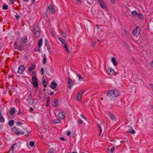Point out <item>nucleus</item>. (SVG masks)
I'll return each instance as SVG.
<instances>
[{
	"mask_svg": "<svg viewBox=\"0 0 153 153\" xmlns=\"http://www.w3.org/2000/svg\"><path fill=\"white\" fill-rule=\"evenodd\" d=\"M46 71L47 75L48 76H50L51 75L48 72V71L47 70H46Z\"/></svg>",
	"mask_w": 153,
	"mask_h": 153,
	"instance_id": "obj_58",
	"label": "nucleus"
},
{
	"mask_svg": "<svg viewBox=\"0 0 153 153\" xmlns=\"http://www.w3.org/2000/svg\"><path fill=\"white\" fill-rule=\"evenodd\" d=\"M27 99L28 103L30 105H33L35 102L34 100L33 99L28 100V98H27Z\"/></svg>",
	"mask_w": 153,
	"mask_h": 153,
	"instance_id": "obj_16",
	"label": "nucleus"
},
{
	"mask_svg": "<svg viewBox=\"0 0 153 153\" xmlns=\"http://www.w3.org/2000/svg\"><path fill=\"white\" fill-rule=\"evenodd\" d=\"M113 97H117L120 95V92L116 90H113Z\"/></svg>",
	"mask_w": 153,
	"mask_h": 153,
	"instance_id": "obj_12",
	"label": "nucleus"
},
{
	"mask_svg": "<svg viewBox=\"0 0 153 153\" xmlns=\"http://www.w3.org/2000/svg\"><path fill=\"white\" fill-rule=\"evenodd\" d=\"M33 97V95L31 93L28 96V98H28V100L31 99Z\"/></svg>",
	"mask_w": 153,
	"mask_h": 153,
	"instance_id": "obj_33",
	"label": "nucleus"
},
{
	"mask_svg": "<svg viewBox=\"0 0 153 153\" xmlns=\"http://www.w3.org/2000/svg\"><path fill=\"white\" fill-rule=\"evenodd\" d=\"M85 90L84 89L81 90L79 91V93H80L82 95V94L85 92Z\"/></svg>",
	"mask_w": 153,
	"mask_h": 153,
	"instance_id": "obj_40",
	"label": "nucleus"
},
{
	"mask_svg": "<svg viewBox=\"0 0 153 153\" xmlns=\"http://www.w3.org/2000/svg\"><path fill=\"white\" fill-rule=\"evenodd\" d=\"M48 9L50 13H53L55 12V9L54 6L51 4L48 7Z\"/></svg>",
	"mask_w": 153,
	"mask_h": 153,
	"instance_id": "obj_6",
	"label": "nucleus"
},
{
	"mask_svg": "<svg viewBox=\"0 0 153 153\" xmlns=\"http://www.w3.org/2000/svg\"><path fill=\"white\" fill-rule=\"evenodd\" d=\"M14 120H10L8 122V124L9 126H12L14 124Z\"/></svg>",
	"mask_w": 153,
	"mask_h": 153,
	"instance_id": "obj_27",
	"label": "nucleus"
},
{
	"mask_svg": "<svg viewBox=\"0 0 153 153\" xmlns=\"http://www.w3.org/2000/svg\"><path fill=\"white\" fill-rule=\"evenodd\" d=\"M128 129L127 133H130L132 134L135 133V131L134 130L132 129L129 126L128 127Z\"/></svg>",
	"mask_w": 153,
	"mask_h": 153,
	"instance_id": "obj_15",
	"label": "nucleus"
},
{
	"mask_svg": "<svg viewBox=\"0 0 153 153\" xmlns=\"http://www.w3.org/2000/svg\"><path fill=\"white\" fill-rule=\"evenodd\" d=\"M34 142L33 141H31L30 142V145L31 146H33L34 145Z\"/></svg>",
	"mask_w": 153,
	"mask_h": 153,
	"instance_id": "obj_39",
	"label": "nucleus"
},
{
	"mask_svg": "<svg viewBox=\"0 0 153 153\" xmlns=\"http://www.w3.org/2000/svg\"><path fill=\"white\" fill-rule=\"evenodd\" d=\"M82 95L80 93H78L76 96V98L78 100H81Z\"/></svg>",
	"mask_w": 153,
	"mask_h": 153,
	"instance_id": "obj_25",
	"label": "nucleus"
},
{
	"mask_svg": "<svg viewBox=\"0 0 153 153\" xmlns=\"http://www.w3.org/2000/svg\"><path fill=\"white\" fill-rule=\"evenodd\" d=\"M32 76L33 75H35V76H36V73L34 71H33V72H32Z\"/></svg>",
	"mask_w": 153,
	"mask_h": 153,
	"instance_id": "obj_51",
	"label": "nucleus"
},
{
	"mask_svg": "<svg viewBox=\"0 0 153 153\" xmlns=\"http://www.w3.org/2000/svg\"><path fill=\"white\" fill-rule=\"evenodd\" d=\"M12 129L13 132L17 135H22L25 134L24 132L23 131H19L18 128L16 127H13Z\"/></svg>",
	"mask_w": 153,
	"mask_h": 153,
	"instance_id": "obj_3",
	"label": "nucleus"
},
{
	"mask_svg": "<svg viewBox=\"0 0 153 153\" xmlns=\"http://www.w3.org/2000/svg\"><path fill=\"white\" fill-rule=\"evenodd\" d=\"M15 109L14 108H11L10 112V114L11 115H13L15 112Z\"/></svg>",
	"mask_w": 153,
	"mask_h": 153,
	"instance_id": "obj_23",
	"label": "nucleus"
},
{
	"mask_svg": "<svg viewBox=\"0 0 153 153\" xmlns=\"http://www.w3.org/2000/svg\"><path fill=\"white\" fill-rule=\"evenodd\" d=\"M32 82L34 86L36 88H38V84L37 80L32 81Z\"/></svg>",
	"mask_w": 153,
	"mask_h": 153,
	"instance_id": "obj_20",
	"label": "nucleus"
},
{
	"mask_svg": "<svg viewBox=\"0 0 153 153\" xmlns=\"http://www.w3.org/2000/svg\"><path fill=\"white\" fill-rule=\"evenodd\" d=\"M140 29L139 26H137L134 29L132 34L134 36L137 37L140 34Z\"/></svg>",
	"mask_w": 153,
	"mask_h": 153,
	"instance_id": "obj_1",
	"label": "nucleus"
},
{
	"mask_svg": "<svg viewBox=\"0 0 153 153\" xmlns=\"http://www.w3.org/2000/svg\"><path fill=\"white\" fill-rule=\"evenodd\" d=\"M22 112L20 110H19V112L17 114H18L20 115L21 114H22Z\"/></svg>",
	"mask_w": 153,
	"mask_h": 153,
	"instance_id": "obj_54",
	"label": "nucleus"
},
{
	"mask_svg": "<svg viewBox=\"0 0 153 153\" xmlns=\"http://www.w3.org/2000/svg\"><path fill=\"white\" fill-rule=\"evenodd\" d=\"M26 133H27V134H26V136L27 137H28L30 135L29 134H30V133L28 131H26Z\"/></svg>",
	"mask_w": 153,
	"mask_h": 153,
	"instance_id": "obj_41",
	"label": "nucleus"
},
{
	"mask_svg": "<svg viewBox=\"0 0 153 153\" xmlns=\"http://www.w3.org/2000/svg\"><path fill=\"white\" fill-rule=\"evenodd\" d=\"M50 95L52 96L53 95L54 92L53 91L51 92L50 93Z\"/></svg>",
	"mask_w": 153,
	"mask_h": 153,
	"instance_id": "obj_60",
	"label": "nucleus"
},
{
	"mask_svg": "<svg viewBox=\"0 0 153 153\" xmlns=\"http://www.w3.org/2000/svg\"><path fill=\"white\" fill-rule=\"evenodd\" d=\"M124 43H125V45L126 46V48L128 49L129 50L130 49V48L129 46V45L128 44V43H127L126 42L124 41Z\"/></svg>",
	"mask_w": 153,
	"mask_h": 153,
	"instance_id": "obj_30",
	"label": "nucleus"
},
{
	"mask_svg": "<svg viewBox=\"0 0 153 153\" xmlns=\"http://www.w3.org/2000/svg\"><path fill=\"white\" fill-rule=\"evenodd\" d=\"M79 123H80L81 124H82V123H83V121L81 120L80 119L79 120Z\"/></svg>",
	"mask_w": 153,
	"mask_h": 153,
	"instance_id": "obj_56",
	"label": "nucleus"
},
{
	"mask_svg": "<svg viewBox=\"0 0 153 153\" xmlns=\"http://www.w3.org/2000/svg\"><path fill=\"white\" fill-rule=\"evenodd\" d=\"M68 87L69 88L71 89L72 87V86L74 85V84L72 79L70 77H68Z\"/></svg>",
	"mask_w": 153,
	"mask_h": 153,
	"instance_id": "obj_5",
	"label": "nucleus"
},
{
	"mask_svg": "<svg viewBox=\"0 0 153 153\" xmlns=\"http://www.w3.org/2000/svg\"><path fill=\"white\" fill-rule=\"evenodd\" d=\"M95 27L97 29H98L100 28V26L99 25H96Z\"/></svg>",
	"mask_w": 153,
	"mask_h": 153,
	"instance_id": "obj_55",
	"label": "nucleus"
},
{
	"mask_svg": "<svg viewBox=\"0 0 153 153\" xmlns=\"http://www.w3.org/2000/svg\"><path fill=\"white\" fill-rule=\"evenodd\" d=\"M98 1L102 8L103 9L106 8L105 3L103 0H98Z\"/></svg>",
	"mask_w": 153,
	"mask_h": 153,
	"instance_id": "obj_7",
	"label": "nucleus"
},
{
	"mask_svg": "<svg viewBox=\"0 0 153 153\" xmlns=\"http://www.w3.org/2000/svg\"><path fill=\"white\" fill-rule=\"evenodd\" d=\"M15 16L17 19H19V18H20V16L19 15H15Z\"/></svg>",
	"mask_w": 153,
	"mask_h": 153,
	"instance_id": "obj_49",
	"label": "nucleus"
},
{
	"mask_svg": "<svg viewBox=\"0 0 153 153\" xmlns=\"http://www.w3.org/2000/svg\"><path fill=\"white\" fill-rule=\"evenodd\" d=\"M71 134V132L70 131H68L67 132V135H68V136H69V135H70Z\"/></svg>",
	"mask_w": 153,
	"mask_h": 153,
	"instance_id": "obj_57",
	"label": "nucleus"
},
{
	"mask_svg": "<svg viewBox=\"0 0 153 153\" xmlns=\"http://www.w3.org/2000/svg\"><path fill=\"white\" fill-rule=\"evenodd\" d=\"M44 69L43 68H41V74L42 75H43L44 74Z\"/></svg>",
	"mask_w": 153,
	"mask_h": 153,
	"instance_id": "obj_47",
	"label": "nucleus"
},
{
	"mask_svg": "<svg viewBox=\"0 0 153 153\" xmlns=\"http://www.w3.org/2000/svg\"><path fill=\"white\" fill-rule=\"evenodd\" d=\"M110 1L112 3H114L115 2V0H110Z\"/></svg>",
	"mask_w": 153,
	"mask_h": 153,
	"instance_id": "obj_59",
	"label": "nucleus"
},
{
	"mask_svg": "<svg viewBox=\"0 0 153 153\" xmlns=\"http://www.w3.org/2000/svg\"><path fill=\"white\" fill-rule=\"evenodd\" d=\"M96 44V42H92L91 43V45L92 46H94Z\"/></svg>",
	"mask_w": 153,
	"mask_h": 153,
	"instance_id": "obj_45",
	"label": "nucleus"
},
{
	"mask_svg": "<svg viewBox=\"0 0 153 153\" xmlns=\"http://www.w3.org/2000/svg\"><path fill=\"white\" fill-rule=\"evenodd\" d=\"M53 122L54 124L59 123H60V121L59 119H55L53 121Z\"/></svg>",
	"mask_w": 153,
	"mask_h": 153,
	"instance_id": "obj_29",
	"label": "nucleus"
},
{
	"mask_svg": "<svg viewBox=\"0 0 153 153\" xmlns=\"http://www.w3.org/2000/svg\"><path fill=\"white\" fill-rule=\"evenodd\" d=\"M53 105L54 107L58 106V100L57 99H54L52 101Z\"/></svg>",
	"mask_w": 153,
	"mask_h": 153,
	"instance_id": "obj_13",
	"label": "nucleus"
},
{
	"mask_svg": "<svg viewBox=\"0 0 153 153\" xmlns=\"http://www.w3.org/2000/svg\"><path fill=\"white\" fill-rule=\"evenodd\" d=\"M60 138L61 140H65L66 141H67V140L65 139L64 137H61Z\"/></svg>",
	"mask_w": 153,
	"mask_h": 153,
	"instance_id": "obj_46",
	"label": "nucleus"
},
{
	"mask_svg": "<svg viewBox=\"0 0 153 153\" xmlns=\"http://www.w3.org/2000/svg\"><path fill=\"white\" fill-rule=\"evenodd\" d=\"M4 121V118L2 117H0V122L1 123H3Z\"/></svg>",
	"mask_w": 153,
	"mask_h": 153,
	"instance_id": "obj_35",
	"label": "nucleus"
},
{
	"mask_svg": "<svg viewBox=\"0 0 153 153\" xmlns=\"http://www.w3.org/2000/svg\"><path fill=\"white\" fill-rule=\"evenodd\" d=\"M25 68V66L23 65H20L19 67V70L17 71V72L20 74H22Z\"/></svg>",
	"mask_w": 153,
	"mask_h": 153,
	"instance_id": "obj_8",
	"label": "nucleus"
},
{
	"mask_svg": "<svg viewBox=\"0 0 153 153\" xmlns=\"http://www.w3.org/2000/svg\"><path fill=\"white\" fill-rule=\"evenodd\" d=\"M115 147H112L110 150V152L111 153H113L114 151V150Z\"/></svg>",
	"mask_w": 153,
	"mask_h": 153,
	"instance_id": "obj_44",
	"label": "nucleus"
},
{
	"mask_svg": "<svg viewBox=\"0 0 153 153\" xmlns=\"http://www.w3.org/2000/svg\"><path fill=\"white\" fill-rule=\"evenodd\" d=\"M21 41L24 43H26L27 42V38L26 37L23 38L22 39Z\"/></svg>",
	"mask_w": 153,
	"mask_h": 153,
	"instance_id": "obj_28",
	"label": "nucleus"
},
{
	"mask_svg": "<svg viewBox=\"0 0 153 153\" xmlns=\"http://www.w3.org/2000/svg\"><path fill=\"white\" fill-rule=\"evenodd\" d=\"M138 17L139 18H141L143 17V15L142 14H138Z\"/></svg>",
	"mask_w": 153,
	"mask_h": 153,
	"instance_id": "obj_52",
	"label": "nucleus"
},
{
	"mask_svg": "<svg viewBox=\"0 0 153 153\" xmlns=\"http://www.w3.org/2000/svg\"><path fill=\"white\" fill-rule=\"evenodd\" d=\"M24 49V47L22 45L18 46L17 47V49L20 51H23Z\"/></svg>",
	"mask_w": 153,
	"mask_h": 153,
	"instance_id": "obj_19",
	"label": "nucleus"
},
{
	"mask_svg": "<svg viewBox=\"0 0 153 153\" xmlns=\"http://www.w3.org/2000/svg\"><path fill=\"white\" fill-rule=\"evenodd\" d=\"M22 0L23 1H24L25 2H28V0Z\"/></svg>",
	"mask_w": 153,
	"mask_h": 153,
	"instance_id": "obj_63",
	"label": "nucleus"
},
{
	"mask_svg": "<svg viewBox=\"0 0 153 153\" xmlns=\"http://www.w3.org/2000/svg\"><path fill=\"white\" fill-rule=\"evenodd\" d=\"M108 115L109 117L110 118L111 120L114 121L116 120V117L115 115L111 113V112L108 113Z\"/></svg>",
	"mask_w": 153,
	"mask_h": 153,
	"instance_id": "obj_10",
	"label": "nucleus"
},
{
	"mask_svg": "<svg viewBox=\"0 0 153 153\" xmlns=\"http://www.w3.org/2000/svg\"><path fill=\"white\" fill-rule=\"evenodd\" d=\"M35 0H32V3L33 4L34 2H35Z\"/></svg>",
	"mask_w": 153,
	"mask_h": 153,
	"instance_id": "obj_64",
	"label": "nucleus"
},
{
	"mask_svg": "<svg viewBox=\"0 0 153 153\" xmlns=\"http://www.w3.org/2000/svg\"><path fill=\"white\" fill-rule=\"evenodd\" d=\"M32 81L37 80V79L36 76H35V75H33V76L32 77Z\"/></svg>",
	"mask_w": 153,
	"mask_h": 153,
	"instance_id": "obj_31",
	"label": "nucleus"
},
{
	"mask_svg": "<svg viewBox=\"0 0 153 153\" xmlns=\"http://www.w3.org/2000/svg\"><path fill=\"white\" fill-rule=\"evenodd\" d=\"M36 67V65H32L30 67L28 68V70L31 71L32 70L34 69Z\"/></svg>",
	"mask_w": 153,
	"mask_h": 153,
	"instance_id": "obj_22",
	"label": "nucleus"
},
{
	"mask_svg": "<svg viewBox=\"0 0 153 153\" xmlns=\"http://www.w3.org/2000/svg\"><path fill=\"white\" fill-rule=\"evenodd\" d=\"M98 128H100V133L99 134V135H101V132H102V129L101 128V127H100V126L99 125L98 126Z\"/></svg>",
	"mask_w": 153,
	"mask_h": 153,
	"instance_id": "obj_42",
	"label": "nucleus"
},
{
	"mask_svg": "<svg viewBox=\"0 0 153 153\" xmlns=\"http://www.w3.org/2000/svg\"><path fill=\"white\" fill-rule=\"evenodd\" d=\"M81 116L82 118H84L85 120H87L86 118L84 116L82 115V114H81Z\"/></svg>",
	"mask_w": 153,
	"mask_h": 153,
	"instance_id": "obj_53",
	"label": "nucleus"
},
{
	"mask_svg": "<svg viewBox=\"0 0 153 153\" xmlns=\"http://www.w3.org/2000/svg\"><path fill=\"white\" fill-rule=\"evenodd\" d=\"M44 58L43 59V64L44 65H45V63L47 62V58L45 54H44Z\"/></svg>",
	"mask_w": 153,
	"mask_h": 153,
	"instance_id": "obj_26",
	"label": "nucleus"
},
{
	"mask_svg": "<svg viewBox=\"0 0 153 153\" xmlns=\"http://www.w3.org/2000/svg\"><path fill=\"white\" fill-rule=\"evenodd\" d=\"M58 39L59 40H60L61 42L62 43V45L63 46H64V47L65 48V49L66 52H67V53H69V51L67 45L66 43V42H65V40L64 39H62V38L60 37H59Z\"/></svg>",
	"mask_w": 153,
	"mask_h": 153,
	"instance_id": "obj_4",
	"label": "nucleus"
},
{
	"mask_svg": "<svg viewBox=\"0 0 153 153\" xmlns=\"http://www.w3.org/2000/svg\"><path fill=\"white\" fill-rule=\"evenodd\" d=\"M131 14L133 15H136L138 14V13L135 11H132L131 13Z\"/></svg>",
	"mask_w": 153,
	"mask_h": 153,
	"instance_id": "obj_37",
	"label": "nucleus"
},
{
	"mask_svg": "<svg viewBox=\"0 0 153 153\" xmlns=\"http://www.w3.org/2000/svg\"><path fill=\"white\" fill-rule=\"evenodd\" d=\"M16 145H17V143H15L12 145L9 151H8V153H14L13 151L14 146Z\"/></svg>",
	"mask_w": 153,
	"mask_h": 153,
	"instance_id": "obj_11",
	"label": "nucleus"
},
{
	"mask_svg": "<svg viewBox=\"0 0 153 153\" xmlns=\"http://www.w3.org/2000/svg\"><path fill=\"white\" fill-rule=\"evenodd\" d=\"M33 27V32L34 33L36 36L38 37L39 36L40 33L39 29L36 25H34Z\"/></svg>",
	"mask_w": 153,
	"mask_h": 153,
	"instance_id": "obj_2",
	"label": "nucleus"
},
{
	"mask_svg": "<svg viewBox=\"0 0 153 153\" xmlns=\"http://www.w3.org/2000/svg\"><path fill=\"white\" fill-rule=\"evenodd\" d=\"M57 86V84L55 83L51 82V88H52L53 89L56 88Z\"/></svg>",
	"mask_w": 153,
	"mask_h": 153,
	"instance_id": "obj_21",
	"label": "nucleus"
},
{
	"mask_svg": "<svg viewBox=\"0 0 153 153\" xmlns=\"http://www.w3.org/2000/svg\"><path fill=\"white\" fill-rule=\"evenodd\" d=\"M42 85L44 86V87L45 88L47 86L46 82L45 81V80H44L42 82Z\"/></svg>",
	"mask_w": 153,
	"mask_h": 153,
	"instance_id": "obj_34",
	"label": "nucleus"
},
{
	"mask_svg": "<svg viewBox=\"0 0 153 153\" xmlns=\"http://www.w3.org/2000/svg\"><path fill=\"white\" fill-rule=\"evenodd\" d=\"M77 77H78L79 80L80 81H81L82 80V79L81 75L79 74H78L77 75Z\"/></svg>",
	"mask_w": 153,
	"mask_h": 153,
	"instance_id": "obj_32",
	"label": "nucleus"
},
{
	"mask_svg": "<svg viewBox=\"0 0 153 153\" xmlns=\"http://www.w3.org/2000/svg\"><path fill=\"white\" fill-rule=\"evenodd\" d=\"M111 61L113 65L115 66L117 65L118 64L117 62L115 57H113L112 58Z\"/></svg>",
	"mask_w": 153,
	"mask_h": 153,
	"instance_id": "obj_18",
	"label": "nucleus"
},
{
	"mask_svg": "<svg viewBox=\"0 0 153 153\" xmlns=\"http://www.w3.org/2000/svg\"><path fill=\"white\" fill-rule=\"evenodd\" d=\"M108 72L111 75H114V71L112 69L109 68L108 69Z\"/></svg>",
	"mask_w": 153,
	"mask_h": 153,
	"instance_id": "obj_24",
	"label": "nucleus"
},
{
	"mask_svg": "<svg viewBox=\"0 0 153 153\" xmlns=\"http://www.w3.org/2000/svg\"><path fill=\"white\" fill-rule=\"evenodd\" d=\"M42 38H40L39 40L38 41V46L39 49L38 50V51H39L40 50V47L42 46Z\"/></svg>",
	"mask_w": 153,
	"mask_h": 153,
	"instance_id": "obj_17",
	"label": "nucleus"
},
{
	"mask_svg": "<svg viewBox=\"0 0 153 153\" xmlns=\"http://www.w3.org/2000/svg\"><path fill=\"white\" fill-rule=\"evenodd\" d=\"M16 124L17 125H21L22 124V123L20 122H17L16 123Z\"/></svg>",
	"mask_w": 153,
	"mask_h": 153,
	"instance_id": "obj_50",
	"label": "nucleus"
},
{
	"mask_svg": "<svg viewBox=\"0 0 153 153\" xmlns=\"http://www.w3.org/2000/svg\"><path fill=\"white\" fill-rule=\"evenodd\" d=\"M14 46L15 48H17V47L18 46H17V42H15L14 43Z\"/></svg>",
	"mask_w": 153,
	"mask_h": 153,
	"instance_id": "obj_43",
	"label": "nucleus"
},
{
	"mask_svg": "<svg viewBox=\"0 0 153 153\" xmlns=\"http://www.w3.org/2000/svg\"><path fill=\"white\" fill-rule=\"evenodd\" d=\"M10 4H12L14 3V0H9Z\"/></svg>",
	"mask_w": 153,
	"mask_h": 153,
	"instance_id": "obj_48",
	"label": "nucleus"
},
{
	"mask_svg": "<svg viewBox=\"0 0 153 153\" xmlns=\"http://www.w3.org/2000/svg\"><path fill=\"white\" fill-rule=\"evenodd\" d=\"M113 90H110L107 92L106 95L109 97L112 96L113 97Z\"/></svg>",
	"mask_w": 153,
	"mask_h": 153,
	"instance_id": "obj_14",
	"label": "nucleus"
},
{
	"mask_svg": "<svg viewBox=\"0 0 153 153\" xmlns=\"http://www.w3.org/2000/svg\"><path fill=\"white\" fill-rule=\"evenodd\" d=\"M3 8L4 10H6L8 9V6L6 5H4L3 6Z\"/></svg>",
	"mask_w": 153,
	"mask_h": 153,
	"instance_id": "obj_38",
	"label": "nucleus"
},
{
	"mask_svg": "<svg viewBox=\"0 0 153 153\" xmlns=\"http://www.w3.org/2000/svg\"><path fill=\"white\" fill-rule=\"evenodd\" d=\"M76 1L79 2L81 3L82 2V0H75Z\"/></svg>",
	"mask_w": 153,
	"mask_h": 153,
	"instance_id": "obj_61",
	"label": "nucleus"
},
{
	"mask_svg": "<svg viewBox=\"0 0 153 153\" xmlns=\"http://www.w3.org/2000/svg\"><path fill=\"white\" fill-rule=\"evenodd\" d=\"M30 111H33V109L31 107L30 108Z\"/></svg>",
	"mask_w": 153,
	"mask_h": 153,
	"instance_id": "obj_62",
	"label": "nucleus"
},
{
	"mask_svg": "<svg viewBox=\"0 0 153 153\" xmlns=\"http://www.w3.org/2000/svg\"><path fill=\"white\" fill-rule=\"evenodd\" d=\"M62 36L64 38H65L66 37V33L63 32L61 33Z\"/></svg>",
	"mask_w": 153,
	"mask_h": 153,
	"instance_id": "obj_36",
	"label": "nucleus"
},
{
	"mask_svg": "<svg viewBox=\"0 0 153 153\" xmlns=\"http://www.w3.org/2000/svg\"><path fill=\"white\" fill-rule=\"evenodd\" d=\"M58 116L60 118L63 119L65 117V114L63 112H60L58 114Z\"/></svg>",
	"mask_w": 153,
	"mask_h": 153,
	"instance_id": "obj_9",
	"label": "nucleus"
}]
</instances>
